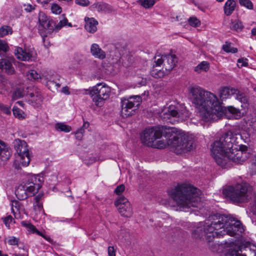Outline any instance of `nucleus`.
I'll list each match as a JSON object with an SVG mask.
<instances>
[{"label":"nucleus","instance_id":"f257e3e1","mask_svg":"<svg viewBox=\"0 0 256 256\" xmlns=\"http://www.w3.org/2000/svg\"><path fill=\"white\" fill-rule=\"evenodd\" d=\"M244 230L241 222L230 216L214 214L204 222H200L192 230L196 239L206 240L210 242L215 237L225 234L230 236H240Z\"/></svg>","mask_w":256,"mask_h":256},{"label":"nucleus","instance_id":"f03ea898","mask_svg":"<svg viewBox=\"0 0 256 256\" xmlns=\"http://www.w3.org/2000/svg\"><path fill=\"white\" fill-rule=\"evenodd\" d=\"M164 132L168 137L167 144L175 148L178 154L190 151L194 147L193 138L175 128L164 129L163 126H158L146 128L141 135L142 142L148 146L163 148L166 143L162 140L156 141L161 138Z\"/></svg>","mask_w":256,"mask_h":256},{"label":"nucleus","instance_id":"7ed1b4c3","mask_svg":"<svg viewBox=\"0 0 256 256\" xmlns=\"http://www.w3.org/2000/svg\"><path fill=\"white\" fill-rule=\"evenodd\" d=\"M189 96L205 122L216 120L222 116L226 108L214 94L198 86L188 87Z\"/></svg>","mask_w":256,"mask_h":256},{"label":"nucleus","instance_id":"20e7f679","mask_svg":"<svg viewBox=\"0 0 256 256\" xmlns=\"http://www.w3.org/2000/svg\"><path fill=\"white\" fill-rule=\"evenodd\" d=\"M234 142L232 132L228 131L212 145V155L216 164L222 168H230L232 162L242 164L248 158L246 152L233 148Z\"/></svg>","mask_w":256,"mask_h":256},{"label":"nucleus","instance_id":"39448f33","mask_svg":"<svg viewBox=\"0 0 256 256\" xmlns=\"http://www.w3.org/2000/svg\"><path fill=\"white\" fill-rule=\"evenodd\" d=\"M200 191L189 184H178L168 192L170 198L176 202L177 210L188 212L191 206L198 207L200 202Z\"/></svg>","mask_w":256,"mask_h":256},{"label":"nucleus","instance_id":"423d86ee","mask_svg":"<svg viewBox=\"0 0 256 256\" xmlns=\"http://www.w3.org/2000/svg\"><path fill=\"white\" fill-rule=\"evenodd\" d=\"M155 57L154 63L151 70L152 74L154 77H162L168 74L174 68L178 62L175 55L168 54Z\"/></svg>","mask_w":256,"mask_h":256},{"label":"nucleus","instance_id":"0eeeda50","mask_svg":"<svg viewBox=\"0 0 256 256\" xmlns=\"http://www.w3.org/2000/svg\"><path fill=\"white\" fill-rule=\"evenodd\" d=\"M223 194L234 202H246L252 196L251 188L246 184L228 186L222 190Z\"/></svg>","mask_w":256,"mask_h":256},{"label":"nucleus","instance_id":"6e6552de","mask_svg":"<svg viewBox=\"0 0 256 256\" xmlns=\"http://www.w3.org/2000/svg\"><path fill=\"white\" fill-rule=\"evenodd\" d=\"M142 102V98L139 96H134L128 98L121 99V114L125 118L134 115Z\"/></svg>","mask_w":256,"mask_h":256},{"label":"nucleus","instance_id":"1a4fd4ad","mask_svg":"<svg viewBox=\"0 0 256 256\" xmlns=\"http://www.w3.org/2000/svg\"><path fill=\"white\" fill-rule=\"evenodd\" d=\"M110 92L109 86L104 84L99 83L89 92V94L95 104L98 106H102L104 101L110 97Z\"/></svg>","mask_w":256,"mask_h":256},{"label":"nucleus","instance_id":"9d476101","mask_svg":"<svg viewBox=\"0 0 256 256\" xmlns=\"http://www.w3.org/2000/svg\"><path fill=\"white\" fill-rule=\"evenodd\" d=\"M14 148L20 157V162L23 166H28L30 162V158L26 142L24 140H16Z\"/></svg>","mask_w":256,"mask_h":256},{"label":"nucleus","instance_id":"9b49d317","mask_svg":"<svg viewBox=\"0 0 256 256\" xmlns=\"http://www.w3.org/2000/svg\"><path fill=\"white\" fill-rule=\"evenodd\" d=\"M42 178L39 176L29 175L24 184L28 196H32L36 193L42 187Z\"/></svg>","mask_w":256,"mask_h":256},{"label":"nucleus","instance_id":"f8f14e48","mask_svg":"<svg viewBox=\"0 0 256 256\" xmlns=\"http://www.w3.org/2000/svg\"><path fill=\"white\" fill-rule=\"evenodd\" d=\"M38 30L42 36H46L47 33L51 34L54 30L55 22L52 19H50L43 12H40L38 15Z\"/></svg>","mask_w":256,"mask_h":256},{"label":"nucleus","instance_id":"ddd939ff","mask_svg":"<svg viewBox=\"0 0 256 256\" xmlns=\"http://www.w3.org/2000/svg\"><path fill=\"white\" fill-rule=\"evenodd\" d=\"M121 216L130 218L133 214L132 208L130 202L124 196H120L114 202Z\"/></svg>","mask_w":256,"mask_h":256},{"label":"nucleus","instance_id":"4468645a","mask_svg":"<svg viewBox=\"0 0 256 256\" xmlns=\"http://www.w3.org/2000/svg\"><path fill=\"white\" fill-rule=\"evenodd\" d=\"M169 115L178 118L180 120H184L189 116V112L184 104H177L174 105H170L166 112Z\"/></svg>","mask_w":256,"mask_h":256},{"label":"nucleus","instance_id":"2eb2a0df","mask_svg":"<svg viewBox=\"0 0 256 256\" xmlns=\"http://www.w3.org/2000/svg\"><path fill=\"white\" fill-rule=\"evenodd\" d=\"M14 52L16 58L22 61L33 60L36 57V54L34 51L23 49L20 47H16Z\"/></svg>","mask_w":256,"mask_h":256},{"label":"nucleus","instance_id":"dca6fc26","mask_svg":"<svg viewBox=\"0 0 256 256\" xmlns=\"http://www.w3.org/2000/svg\"><path fill=\"white\" fill-rule=\"evenodd\" d=\"M26 97L28 102L36 108L40 106L43 100L41 92L37 89L34 90L32 92L28 94Z\"/></svg>","mask_w":256,"mask_h":256},{"label":"nucleus","instance_id":"f3484780","mask_svg":"<svg viewBox=\"0 0 256 256\" xmlns=\"http://www.w3.org/2000/svg\"><path fill=\"white\" fill-rule=\"evenodd\" d=\"M14 62L13 58H1L0 60V70L9 75L14 74L15 70L12 65Z\"/></svg>","mask_w":256,"mask_h":256},{"label":"nucleus","instance_id":"a211bd4d","mask_svg":"<svg viewBox=\"0 0 256 256\" xmlns=\"http://www.w3.org/2000/svg\"><path fill=\"white\" fill-rule=\"evenodd\" d=\"M90 8L92 10H96L103 14H110L114 12V8L111 6L103 2L94 3L90 6Z\"/></svg>","mask_w":256,"mask_h":256},{"label":"nucleus","instance_id":"6ab92c4d","mask_svg":"<svg viewBox=\"0 0 256 256\" xmlns=\"http://www.w3.org/2000/svg\"><path fill=\"white\" fill-rule=\"evenodd\" d=\"M12 156V150L8 145L0 140V164L8 160Z\"/></svg>","mask_w":256,"mask_h":256},{"label":"nucleus","instance_id":"aec40b11","mask_svg":"<svg viewBox=\"0 0 256 256\" xmlns=\"http://www.w3.org/2000/svg\"><path fill=\"white\" fill-rule=\"evenodd\" d=\"M236 89L228 86L222 88L220 89V97L222 100L226 99L232 95H234L236 92Z\"/></svg>","mask_w":256,"mask_h":256},{"label":"nucleus","instance_id":"412c9836","mask_svg":"<svg viewBox=\"0 0 256 256\" xmlns=\"http://www.w3.org/2000/svg\"><path fill=\"white\" fill-rule=\"evenodd\" d=\"M85 29L89 32L94 33L97 30L98 22L94 18H85Z\"/></svg>","mask_w":256,"mask_h":256},{"label":"nucleus","instance_id":"4be33fe9","mask_svg":"<svg viewBox=\"0 0 256 256\" xmlns=\"http://www.w3.org/2000/svg\"><path fill=\"white\" fill-rule=\"evenodd\" d=\"M90 52L93 56L100 59H104L106 58V54L96 44H93L91 46Z\"/></svg>","mask_w":256,"mask_h":256},{"label":"nucleus","instance_id":"5701e85b","mask_svg":"<svg viewBox=\"0 0 256 256\" xmlns=\"http://www.w3.org/2000/svg\"><path fill=\"white\" fill-rule=\"evenodd\" d=\"M236 2L234 0H228L224 6V14L229 16L232 14L235 10Z\"/></svg>","mask_w":256,"mask_h":256},{"label":"nucleus","instance_id":"b1692460","mask_svg":"<svg viewBox=\"0 0 256 256\" xmlns=\"http://www.w3.org/2000/svg\"><path fill=\"white\" fill-rule=\"evenodd\" d=\"M15 194L20 200H24L28 198L25 184H20L16 189Z\"/></svg>","mask_w":256,"mask_h":256},{"label":"nucleus","instance_id":"393cba45","mask_svg":"<svg viewBox=\"0 0 256 256\" xmlns=\"http://www.w3.org/2000/svg\"><path fill=\"white\" fill-rule=\"evenodd\" d=\"M242 22L239 20H232L230 24V29L236 32H240L244 28Z\"/></svg>","mask_w":256,"mask_h":256},{"label":"nucleus","instance_id":"a878e982","mask_svg":"<svg viewBox=\"0 0 256 256\" xmlns=\"http://www.w3.org/2000/svg\"><path fill=\"white\" fill-rule=\"evenodd\" d=\"M209 68L208 62L206 61H203L195 67L194 71L198 73H200L202 72H207Z\"/></svg>","mask_w":256,"mask_h":256},{"label":"nucleus","instance_id":"bb28decb","mask_svg":"<svg viewBox=\"0 0 256 256\" xmlns=\"http://www.w3.org/2000/svg\"><path fill=\"white\" fill-rule=\"evenodd\" d=\"M55 128L57 130L65 132H70L72 130L70 126L66 125L64 123H57L56 124Z\"/></svg>","mask_w":256,"mask_h":256},{"label":"nucleus","instance_id":"cd10ccee","mask_svg":"<svg viewBox=\"0 0 256 256\" xmlns=\"http://www.w3.org/2000/svg\"><path fill=\"white\" fill-rule=\"evenodd\" d=\"M24 95V89L20 88H17L14 92L12 94V98L13 100H16L22 97Z\"/></svg>","mask_w":256,"mask_h":256},{"label":"nucleus","instance_id":"c85d7f7f","mask_svg":"<svg viewBox=\"0 0 256 256\" xmlns=\"http://www.w3.org/2000/svg\"><path fill=\"white\" fill-rule=\"evenodd\" d=\"M234 94L236 95V98L242 103L244 104L247 102V98L244 92L236 89V92L234 93Z\"/></svg>","mask_w":256,"mask_h":256},{"label":"nucleus","instance_id":"c756f323","mask_svg":"<svg viewBox=\"0 0 256 256\" xmlns=\"http://www.w3.org/2000/svg\"><path fill=\"white\" fill-rule=\"evenodd\" d=\"M223 50L226 52L236 53L238 52V49L236 48L231 46L230 44L226 42L222 46Z\"/></svg>","mask_w":256,"mask_h":256},{"label":"nucleus","instance_id":"7c9ffc66","mask_svg":"<svg viewBox=\"0 0 256 256\" xmlns=\"http://www.w3.org/2000/svg\"><path fill=\"white\" fill-rule=\"evenodd\" d=\"M28 78L30 80H34L38 79L40 75L34 70H30L26 74Z\"/></svg>","mask_w":256,"mask_h":256},{"label":"nucleus","instance_id":"2f4dec72","mask_svg":"<svg viewBox=\"0 0 256 256\" xmlns=\"http://www.w3.org/2000/svg\"><path fill=\"white\" fill-rule=\"evenodd\" d=\"M12 28L8 26H3L0 28V37L8 34H12Z\"/></svg>","mask_w":256,"mask_h":256},{"label":"nucleus","instance_id":"473e14b6","mask_svg":"<svg viewBox=\"0 0 256 256\" xmlns=\"http://www.w3.org/2000/svg\"><path fill=\"white\" fill-rule=\"evenodd\" d=\"M9 49L7 43L2 40H0V54L4 55V53H6Z\"/></svg>","mask_w":256,"mask_h":256},{"label":"nucleus","instance_id":"72a5a7b5","mask_svg":"<svg viewBox=\"0 0 256 256\" xmlns=\"http://www.w3.org/2000/svg\"><path fill=\"white\" fill-rule=\"evenodd\" d=\"M68 20L66 18H64L63 20H60V22L56 24L55 22V26L54 27V30H56V31L59 30L62 27L64 26L67 25Z\"/></svg>","mask_w":256,"mask_h":256},{"label":"nucleus","instance_id":"f704fd0d","mask_svg":"<svg viewBox=\"0 0 256 256\" xmlns=\"http://www.w3.org/2000/svg\"><path fill=\"white\" fill-rule=\"evenodd\" d=\"M188 22L190 24L194 27H198L200 25V22L196 17H190L188 19Z\"/></svg>","mask_w":256,"mask_h":256},{"label":"nucleus","instance_id":"c9c22d12","mask_svg":"<svg viewBox=\"0 0 256 256\" xmlns=\"http://www.w3.org/2000/svg\"><path fill=\"white\" fill-rule=\"evenodd\" d=\"M13 114L14 116L18 118H24V113L22 110L18 108H14Z\"/></svg>","mask_w":256,"mask_h":256},{"label":"nucleus","instance_id":"e433bc0d","mask_svg":"<svg viewBox=\"0 0 256 256\" xmlns=\"http://www.w3.org/2000/svg\"><path fill=\"white\" fill-rule=\"evenodd\" d=\"M154 4V0H142L141 1V5L146 8H151Z\"/></svg>","mask_w":256,"mask_h":256},{"label":"nucleus","instance_id":"4c0bfd02","mask_svg":"<svg viewBox=\"0 0 256 256\" xmlns=\"http://www.w3.org/2000/svg\"><path fill=\"white\" fill-rule=\"evenodd\" d=\"M239 2L241 6H244L248 9L253 8V4L250 0H239Z\"/></svg>","mask_w":256,"mask_h":256},{"label":"nucleus","instance_id":"58836bf2","mask_svg":"<svg viewBox=\"0 0 256 256\" xmlns=\"http://www.w3.org/2000/svg\"><path fill=\"white\" fill-rule=\"evenodd\" d=\"M56 79H52L49 80V84L54 85L57 88H60L61 86L62 83L60 82V76H56Z\"/></svg>","mask_w":256,"mask_h":256},{"label":"nucleus","instance_id":"ea45409f","mask_svg":"<svg viewBox=\"0 0 256 256\" xmlns=\"http://www.w3.org/2000/svg\"><path fill=\"white\" fill-rule=\"evenodd\" d=\"M22 224L26 227L28 231L33 233H34V230H36V227L30 222L24 221L22 222Z\"/></svg>","mask_w":256,"mask_h":256},{"label":"nucleus","instance_id":"a19ab883","mask_svg":"<svg viewBox=\"0 0 256 256\" xmlns=\"http://www.w3.org/2000/svg\"><path fill=\"white\" fill-rule=\"evenodd\" d=\"M51 10L52 13L59 14L62 12V8L56 4H53L51 6Z\"/></svg>","mask_w":256,"mask_h":256},{"label":"nucleus","instance_id":"79ce46f5","mask_svg":"<svg viewBox=\"0 0 256 256\" xmlns=\"http://www.w3.org/2000/svg\"><path fill=\"white\" fill-rule=\"evenodd\" d=\"M226 256H246L244 254H242L239 253L238 250H230L226 253Z\"/></svg>","mask_w":256,"mask_h":256},{"label":"nucleus","instance_id":"37998d69","mask_svg":"<svg viewBox=\"0 0 256 256\" xmlns=\"http://www.w3.org/2000/svg\"><path fill=\"white\" fill-rule=\"evenodd\" d=\"M125 186L124 184L118 186L114 190V192L118 195H120L124 190Z\"/></svg>","mask_w":256,"mask_h":256},{"label":"nucleus","instance_id":"c03bdc74","mask_svg":"<svg viewBox=\"0 0 256 256\" xmlns=\"http://www.w3.org/2000/svg\"><path fill=\"white\" fill-rule=\"evenodd\" d=\"M247 60V59L244 58L238 59V66L239 68L246 66L248 65Z\"/></svg>","mask_w":256,"mask_h":256},{"label":"nucleus","instance_id":"a18cd8bd","mask_svg":"<svg viewBox=\"0 0 256 256\" xmlns=\"http://www.w3.org/2000/svg\"><path fill=\"white\" fill-rule=\"evenodd\" d=\"M76 3L78 5L86 6L90 4L88 0H76Z\"/></svg>","mask_w":256,"mask_h":256},{"label":"nucleus","instance_id":"49530a36","mask_svg":"<svg viewBox=\"0 0 256 256\" xmlns=\"http://www.w3.org/2000/svg\"><path fill=\"white\" fill-rule=\"evenodd\" d=\"M84 132V129L80 128L76 131V138L78 140H81L83 136V132Z\"/></svg>","mask_w":256,"mask_h":256},{"label":"nucleus","instance_id":"de8ad7c7","mask_svg":"<svg viewBox=\"0 0 256 256\" xmlns=\"http://www.w3.org/2000/svg\"><path fill=\"white\" fill-rule=\"evenodd\" d=\"M18 240L14 236L10 237L8 242L12 246L16 245L18 244Z\"/></svg>","mask_w":256,"mask_h":256},{"label":"nucleus","instance_id":"09e8293b","mask_svg":"<svg viewBox=\"0 0 256 256\" xmlns=\"http://www.w3.org/2000/svg\"><path fill=\"white\" fill-rule=\"evenodd\" d=\"M13 220L11 216H8L4 218V222L6 226H9L10 223L12 222Z\"/></svg>","mask_w":256,"mask_h":256},{"label":"nucleus","instance_id":"8fccbe9b","mask_svg":"<svg viewBox=\"0 0 256 256\" xmlns=\"http://www.w3.org/2000/svg\"><path fill=\"white\" fill-rule=\"evenodd\" d=\"M42 207V204L40 202H34V208L36 211H40Z\"/></svg>","mask_w":256,"mask_h":256},{"label":"nucleus","instance_id":"3c124183","mask_svg":"<svg viewBox=\"0 0 256 256\" xmlns=\"http://www.w3.org/2000/svg\"><path fill=\"white\" fill-rule=\"evenodd\" d=\"M24 10L27 12H31L32 10L35 9V5H32L30 4H24Z\"/></svg>","mask_w":256,"mask_h":256},{"label":"nucleus","instance_id":"603ef678","mask_svg":"<svg viewBox=\"0 0 256 256\" xmlns=\"http://www.w3.org/2000/svg\"><path fill=\"white\" fill-rule=\"evenodd\" d=\"M34 232L36 233L38 235L42 236V238H44L45 240H46L48 242H50L51 238L49 236H46L40 232L36 228V230H34Z\"/></svg>","mask_w":256,"mask_h":256},{"label":"nucleus","instance_id":"864d4df0","mask_svg":"<svg viewBox=\"0 0 256 256\" xmlns=\"http://www.w3.org/2000/svg\"><path fill=\"white\" fill-rule=\"evenodd\" d=\"M108 254L109 256H116V250L114 246L108 248Z\"/></svg>","mask_w":256,"mask_h":256},{"label":"nucleus","instance_id":"5fc2aeb1","mask_svg":"<svg viewBox=\"0 0 256 256\" xmlns=\"http://www.w3.org/2000/svg\"><path fill=\"white\" fill-rule=\"evenodd\" d=\"M228 111L232 114H237L238 112V109L236 108L233 106H228Z\"/></svg>","mask_w":256,"mask_h":256},{"label":"nucleus","instance_id":"6e6d98bb","mask_svg":"<svg viewBox=\"0 0 256 256\" xmlns=\"http://www.w3.org/2000/svg\"><path fill=\"white\" fill-rule=\"evenodd\" d=\"M4 113L10 114V108L8 106H4V107L2 110Z\"/></svg>","mask_w":256,"mask_h":256},{"label":"nucleus","instance_id":"4d7b16f0","mask_svg":"<svg viewBox=\"0 0 256 256\" xmlns=\"http://www.w3.org/2000/svg\"><path fill=\"white\" fill-rule=\"evenodd\" d=\"M62 92L65 94H69V88L68 86H64L62 90Z\"/></svg>","mask_w":256,"mask_h":256},{"label":"nucleus","instance_id":"13d9d810","mask_svg":"<svg viewBox=\"0 0 256 256\" xmlns=\"http://www.w3.org/2000/svg\"><path fill=\"white\" fill-rule=\"evenodd\" d=\"M38 3H40L43 5H45L49 3L52 0H36Z\"/></svg>","mask_w":256,"mask_h":256},{"label":"nucleus","instance_id":"bf43d9fd","mask_svg":"<svg viewBox=\"0 0 256 256\" xmlns=\"http://www.w3.org/2000/svg\"><path fill=\"white\" fill-rule=\"evenodd\" d=\"M42 198V195L38 194L34 198V202H40V200Z\"/></svg>","mask_w":256,"mask_h":256},{"label":"nucleus","instance_id":"052dcab7","mask_svg":"<svg viewBox=\"0 0 256 256\" xmlns=\"http://www.w3.org/2000/svg\"><path fill=\"white\" fill-rule=\"evenodd\" d=\"M251 126H252V128L254 130H256V122H252V124Z\"/></svg>","mask_w":256,"mask_h":256},{"label":"nucleus","instance_id":"680f3d73","mask_svg":"<svg viewBox=\"0 0 256 256\" xmlns=\"http://www.w3.org/2000/svg\"><path fill=\"white\" fill-rule=\"evenodd\" d=\"M252 34L254 36L256 35V28H253L252 30Z\"/></svg>","mask_w":256,"mask_h":256},{"label":"nucleus","instance_id":"e2e57ef3","mask_svg":"<svg viewBox=\"0 0 256 256\" xmlns=\"http://www.w3.org/2000/svg\"><path fill=\"white\" fill-rule=\"evenodd\" d=\"M89 126V123L88 122H84L83 124V127L84 128H87Z\"/></svg>","mask_w":256,"mask_h":256},{"label":"nucleus","instance_id":"0e129e2a","mask_svg":"<svg viewBox=\"0 0 256 256\" xmlns=\"http://www.w3.org/2000/svg\"><path fill=\"white\" fill-rule=\"evenodd\" d=\"M214 248H213L212 246L210 248L214 252L216 250V247L218 246L217 244H214Z\"/></svg>","mask_w":256,"mask_h":256},{"label":"nucleus","instance_id":"69168bd1","mask_svg":"<svg viewBox=\"0 0 256 256\" xmlns=\"http://www.w3.org/2000/svg\"><path fill=\"white\" fill-rule=\"evenodd\" d=\"M254 203H255L256 207H255V208H254V214L256 215V197L254 198Z\"/></svg>","mask_w":256,"mask_h":256},{"label":"nucleus","instance_id":"338daca9","mask_svg":"<svg viewBox=\"0 0 256 256\" xmlns=\"http://www.w3.org/2000/svg\"><path fill=\"white\" fill-rule=\"evenodd\" d=\"M4 106H5L3 104H0V109L2 110L4 107Z\"/></svg>","mask_w":256,"mask_h":256},{"label":"nucleus","instance_id":"774afa93","mask_svg":"<svg viewBox=\"0 0 256 256\" xmlns=\"http://www.w3.org/2000/svg\"><path fill=\"white\" fill-rule=\"evenodd\" d=\"M67 24L70 26V27H72V24L71 23H68V22H67Z\"/></svg>","mask_w":256,"mask_h":256}]
</instances>
